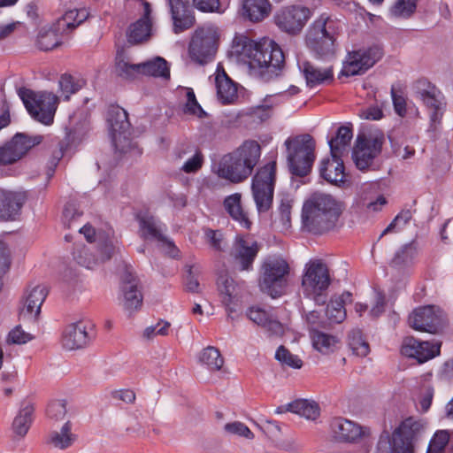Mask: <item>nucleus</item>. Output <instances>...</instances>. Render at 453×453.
Here are the masks:
<instances>
[{
	"mask_svg": "<svg viewBox=\"0 0 453 453\" xmlns=\"http://www.w3.org/2000/svg\"><path fill=\"white\" fill-rule=\"evenodd\" d=\"M242 41V50L236 49V53L243 54L250 59V69L265 82L280 77L285 67V55L281 48L273 40L263 38L257 42Z\"/></svg>",
	"mask_w": 453,
	"mask_h": 453,
	"instance_id": "nucleus-1",
	"label": "nucleus"
},
{
	"mask_svg": "<svg viewBox=\"0 0 453 453\" xmlns=\"http://www.w3.org/2000/svg\"><path fill=\"white\" fill-rule=\"evenodd\" d=\"M260 157L259 143L254 140H247L233 152L222 157L217 174L232 183L242 182L251 175Z\"/></svg>",
	"mask_w": 453,
	"mask_h": 453,
	"instance_id": "nucleus-2",
	"label": "nucleus"
},
{
	"mask_svg": "<svg viewBox=\"0 0 453 453\" xmlns=\"http://www.w3.org/2000/svg\"><path fill=\"white\" fill-rule=\"evenodd\" d=\"M342 209L330 195L314 194L303 206V226L311 233L323 234L333 229L338 221Z\"/></svg>",
	"mask_w": 453,
	"mask_h": 453,
	"instance_id": "nucleus-3",
	"label": "nucleus"
},
{
	"mask_svg": "<svg viewBox=\"0 0 453 453\" xmlns=\"http://www.w3.org/2000/svg\"><path fill=\"white\" fill-rule=\"evenodd\" d=\"M284 145L289 173L296 177H305L312 169L316 158V142L309 134L288 137Z\"/></svg>",
	"mask_w": 453,
	"mask_h": 453,
	"instance_id": "nucleus-4",
	"label": "nucleus"
},
{
	"mask_svg": "<svg viewBox=\"0 0 453 453\" xmlns=\"http://www.w3.org/2000/svg\"><path fill=\"white\" fill-rule=\"evenodd\" d=\"M290 268L280 256H268L261 265L258 286L260 290L273 298L281 296L287 288Z\"/></svg>",
	"mask_w": 453,
	"mask_h": 453,
	"instance_id": "nucleus-5",
	"label": "nucleus"
},
{
	"mask_svg": "<svg viewBox=\"0 0 453 453\" xmlns=\"http://www.w3.org/2000/svg\"><path fill=\"white\" fill-rule=\"evenodd\" d=\"M385 142L386 137L383 132L379 130L359 134L352 151L357 168L362 172L378 171L381 165L379 156Z\"/></svg>",
	"mask_w": 453,
	"mask_h": 453,
	"instance_id": "nucleus-6",
	"label": "nucleus"
},
{
	"mask_svg": "<svg viewBox=\"0 0 453 453\" xmlns=\"http://www.w3.org/2000/svg\"><path fill=\"white\" fill-rule=\"evenodd\" d=\"M330 283L328 267L321 259H311L305 265L302 275V289L305 297L312 299L318 305H324Z\"/></svg>",
	"mask_w": 453,
	"mask_h": 453,
	"instance_id": "nucleus-7",
	"label": "nucleus"
},
{
	"mask_svg": "<svg viewBox=\"0 0 453 453\" xmlns=\"http://www.w3.org/2000/svg\"><path fill=\"white\" fill-rule=\"evenodd\" d=\"M27 111L31 117L44 125L53 123L54 116L59 104V98L52 92H35L29 88H20L18 90Z\"/></svg>",
	"mask_w": 453,
	"mask_h": 453,
	"instance_id": "nucleus-8",
	"label": "nucleus"
},
{
	"mask_svg": "<svg viewBox=\"0 0 453 453\" xmlns=\"http://www.w3.org/2000/svg\"><path fill=\"white\" fill-rule=\"evenodd\" d=\"M277 164L270 161L257 168L251 180V193L258 213L267 212L273 206Z\"/></svg>",
	"mask_w": 453,
	"mask_h": 453,
	"instance_id": "nucleus-9",
	"label": "nucleus"
},
{
	"mask_svg": "<svg viewBox=\"0 0 453 453\" xmlns=\"http://www.w3.org/2000/svg\"><path fill=\"white\" fill-rule=\"evenodd\" d=\"M383 56L384 49L380 43H372L367 47L349 51L340 74L346 77L362 75L379 62Z\"/></svg>",
	"mask_w": 453,
	"mask_h": 453,
	"instance_id": "nucleus-10",
	"label": "nucleus"
},
{
	"mask_svg": "<svg viewBox=\"0 0 453 453\" xmlns=\"http://www.w3.org/2000/svg\"><path fill=\"white\" fill-rule=\"evenodd\" d=\"M424 433L425 424L421 420L413 417L403 419L392 433L391 453H414Z\"/></svg>",
	"mask_w": 453,
	"mask_h": 453,
	"instance_id": "nucleus-11",
	"label": "nucleus"
},
{
	"mask_svg": "<svg viewBox=\"0 0 453 453\" xmlns=\"http://www.w3.org/2000/svg\"><path fill=\"white\" fill-rule=\"evenodd\" d=\"M219 35L212 27L196 29L188 45V55L192 61L201 65L211 62L218 50Z\"/></svg>",
	"mask_w": 453,
	"mask_h": 453,
	"instance_id": "nucleus-12",
	"label": "nucleus"
},
{
	"mask_svg": "<svg viewBox=\"0 0 453 453\" xmlns=\"http://www.w3.org/2000/svg\"><path fill=\"white\" fill-rule=\"evenodd\" d=\"M111 142L116 150L127 153L137 149L136 143L130 138L131 124L128 114L119 106H111L108 111L107 118Z\"/></svg>",
	"mask_w": 453,
	"mask_h": 453,
	"instance_id": "nucleus-13",
	"label": "nucleus"
},
{
	"mask_svg": "<svg viewBox=\"0 0 453 453\" xmlns=\"http://www.w3.org/2000/svg\"><path fill=\"white\" fill-rule=\"evenodd\" d=\"M311 14L312 12L308 7L288 5L275 12L273 21L281 32L289 35H296L301 33Z\"/></svg>",
	"mask_w": 453,
	"mask_h": 453,
	"instance_id": "nucleus-14",
	"label": "nucleus"
},
{
	"mask_svg": "<svg viewBox=\"0 0 453 453\" xmlns=\"http://www.w3.org/2000/svg\"><path fill=\"white\" fill-rule=\"evenodd\" d=\"M127 5L134 3V6L143 8L142 16L131 23L127 31V42L130 44H140L150 40L152 30L151 6L146 0H126Z\"/></svg>",
	"mask_w": 453,
	"mask_h": 453,
	"instance_id": "nucleus-15",
	"label": "nucleus"
},
{
	"mask_svg": "<svg viewBox=\"0 0 453 453\" xmlns=\"http://www.w3.org/2000/svg\"><path fill=\"white\" fill-rule=\"evenodd\" d=\"M217 285L228 317L234 319L242 308V290L244 282L236 283L226 274H221L218 278Z\"/></svg>",
	"mask_w": 453,
	"mask_h": 453,
	"instance_id": "nucleus-16",
	"label": "nucleus"
},
{
	"mask_svg": "<svg viewBox=\"0 0 453 453\" xmlns=\"http://www.w3.org/2000/svg\"><path fill=\"white\" fill-rule=\"evenodd\" d=\"M260 247L252 238L238 234L234 242L230 256L240 271H252L253 263Z\"/></svg>",
	"mask_w": 453,
	"mask_h": 453,
	"instance_id": "nucleus-17",
	"label": "nucleus"
},
{
	"mask_svg": "<svg viewBox=\"0 0 453 453\" xmlns=\"http://www.w3.org/2000/svg\"><path fill=\"white\" fill-rule=\"evenodd\" d=\"M329 434L337 442L355 443L365 435V428L343 417H334L329 421Z\"/></svg>",
	"mask_w": 453,
	"mask_h": 453,
	"instance_id": "nucleus-18",
	"label": "nucleus"
},
{
	"mask_svg": "<svg viewBox=\"0 0 453 453\" xmlns=\"http://www.w3.org/2000/svg\"><path fill=\"white\" fill-rule=\"evenodd\" d=\"M441 342L439 341H419L414 337L403 340L401 352L403 356L423 364L440 355Z\"/></svg>",
	"mask_w": 453,
	"mask_h": 453,
	"instance_id": "nucleus-19",
	"label": "nucleus"
},
{
	"mask_svg": "<svg viewBox=\"0 0 453 453\" xmlns=\"http://www.w3.org/2000/svg\"><path fill=\"white\" fill-rule=\"evenodd\" d=\"M137 220L140 226L141 237L146 241L156 242L158 246L165 250L170 249V240L164 234L167 229L165 224L148 212L137 214ZM165 253H168V250H165Z\"/></svg>",
	"mask_w": 453,
	"mask_h": 453,
	"instance_id": "nucleus-20",
	"label": "nucleus"
},
{
	"mask_svg": "<svg viewBox=\"0 0 453 453\" xmlns=\"http://www.w3.org/2000/svg\"><path fill=\"white\" fill-rule=\"evenodd\" d=\"M408 322L417 331L435 334L441 327L442 319L434 306L427 305L416 308L410 314Z\"/></svg>",
	"mask_w": 453,
	"mask_h": 453,
	"instance_id": "nucleus-21",
	"label": "nucleus"
},
{
	"mask_svg": "<svg viewBox=\"0 0 453 453\" xmlns=\"http://www.w3.org/2000/svg\"><path fill=\"white\" fill-rule=\"evenodd\" d=\"M93 337V326L89 323L79 321L70 324L65 328L62 345L68 350L84 348Z\"/></svg>",
	"mask_w": 453,
	"mask_h": 453,
	"instance_id": "nucleus-22",
	"label": "nucleus"
},
{
	"mask_svg": "<svg viewBox=\"0 0 453 453\" xmlns=\"http://www.w3.org/2000/svg\"><path fill=\"white\" fill-rule=\"evenodd\" d=\"M26 201L27 195L23 191L0 188V220H17Z\"/></svg>",
	"mask_w": 453,
	"mask_h": 453,
	"instance_id": "nucleus-23",
	"label": "nucleus"
},
{
	"mask_svg": "<svg viewBox=\"0 0 453 453\" xmlns=\"http://www.w3.org/2000/svg\"><path fill=\"white\" fill-rule=\"evenodd\" d=\"M418 254V244L416 241L402 245L395 253L389 265L401 277H409Z\"/></svg>",
	"mask_w": 453,
	"mask_h": 453,
	"instance_id": "nucleus-24",
	"label": "nucleus"
},
{
	"mask_svg": "<svg viewBox=\"0 0 453 453\" xmlns=\"http://www.w3.org/2000/svg\"><path fill=\"white\" fill-rule=\"evenodd\" d=\"M121 290L124 307L127 311L137 310L142 304V295L138 288V280L131 265H125L121 274Z\"/></svg>",
	"mask_w": 453,
	"mask_h": 453,
	"instance_id": "nucleus-25",
	"label": "nucleus"
},
{
	"mask_svg": "<svg viewBox=\"0 0 453 453\" xmlns=\"http://www.w3.org/2000/svg\"><path fill=\"white\" fill-rule=\"evenodd\" d=\"M196 24L194 6L189 0H172V32L179 35Z\"/></svg>",
	"mask_w": 453,
	"mask_h": 453,
	"instance_id": "nucleus-26",
	"label": "nucleus"
},
{
	"mask_svg": "<svg viewBox=\"0 0 453 453\" xmlns=\"http://www.w3.org/2000/svg\"><path fill=\"white\" fill-rule=\"evenodd\" d=\"M336 40L322 37L310 29L305 35V44L313 57L317 59L327 61L335 57Z\"/></svg>",
	"mask_w": 453,
	"mask_h": 453,
	"instance_id": "nucleus-27",
	"label": "nucleus"
},
{
	"mask_svg": "<svg viewBox=\"0 0 453 453\" xmlns=\"http://www.w3.org/2000/svg\"><path fill=\"white\" fill-rule=\"evenodd\" d=\"M247 317L257 326L265 328L271 335L281 336L284 334V326L279 321L273 309L265 310L259 306L250 307Z\"/></svg>",
	"mask_w": 453,
	"mask_h": 453,
	"instance_id": "nucleus-28",
	"label": "nucleus"
},
{
	"mask_svg": "<svg viewBox=\"0 0 453 453\" xmlns=\"http://www.w3.org/2000/svg\"><path fill=\"white\" fill-rule=\"evenodd\" d=\"M47 295L46 287L42 285L33 287L26 296L24 306L19 312V319L35 320L41 312L42 304Z\"/></svg>",
	"mask_w": 453,
	"mask_h": 453,
	"instance_id": "nucleus-29",
	"label": "nucleus"
},
{
	"mask_svg": "<svg viewBox=\"0 0 453 453\" xmlns=\"http://www.w3.org/2000/svg\"><path fill=\"white\" fill-rule=\"evenodd\" d=\"M215 83L217 96L222 104H233L237 99V83L226 74L221 64L217 66Z\"/></svg>",
	"mask_w": 453,
	"mask_h": 453,
	"instance_id": "nucleus-30",
	"label": "nucleus"
},
{
	"mask_svg": "<svg viewBox=\"0 0 453 453\" xmlns=\"http://www.w3.org/2000/svg\"><path fill=\"white\" fill-rule=\"evenodd\" d=\"M299 68L305 79L307 87L310 88L329 83L334 80L332 67L321 69L309 61H303L299 64Z\"/></svg>",
	"mask_w": 453,
	"mask_h": 453,
	"instance_id": "nucleus-31",
	"label": "nucleus"
},
{
	"mask_svg": "<svg viewBox=\"0 0 453 453\" xmlns=\"http://www.w3.org/2000/svg\"><path fill=\"white\" fill-rule=\"evenodd\" d=\"M344 165L342 156L336 158L323 159L320 164L319 173L320 176L331 184L340 186L341 183L345 181Z\"/></svg>",
	"mask_w": 453,
	"mask_h": 453,
	"instance_id": "nucleus-32",
	"label": "nucleus"
},
{
	"mask_svg": "<svg viewBox=\"0 0 453 453\" xmlns=\"http://www.w3.org/2000/svg\"><path fill=\"white\" fill-rule=\"evenodd\" d=\"M308 29L314 31L319 36L337 39L342 31V23L339 19L322 13L310 25Z\"/></svg>",
	"mask_w": 453,
	"mask_h": 453,
	"instance_id": "nucleus-33",
	"label": "nucleus"
},
{
	"mask_svg": "<svg viewBox=\"0 0 453 453\" xmlns=\"http://www.w3.org/2000/svg\"><path fill=\"white\" fill-rule=\"evenodd\" d=\"M223 205L230 217L237 221L242 227L249 229L251 222L249 219L248 214L244 211L242 205V195L234 193L226 196L224 199Z\"/></svg>",
	"mask_w": 453,
	"mask_h": 453,
	"instance_id": "nucleus-34",
	"label": "nucleus"
},
{
	"mask_svg": "<svg viewBox=\"0 0 453 453\" xmlns=\"http://www.w3.org/2000/svg\"><path fill=\"white\" fill-rule=\"evenodd\" d=\"M35 408L31 402L23 401L12 422V430L19 436H25L34 420Z\"/></svg>",
	"mask_w": 453,
	"mask_h": 453,
	"instance_id": "nucleus-35",
	"label": "nucleus"
},
{
	"mask_svg": "<svg viewBox=\"0 0 453 453\" xmlns=\"http://www.w3.org/2000/svg\"><path fill=\"white\" fill-rule=\"evenodd\" d=\"M425 106L430 111V127L435 130L437 126L441 124L443 113L446 108V103L442 93L439 90L437 93L432 94L422 101Z\"/></svg>",
	"mask_w": 453,
	"mask_h": 453,
	"instance_id": "nucleus-36",
	"label": "nucleus"
},
{
	"mask_svg": "<svg viewBox=\"0 0 453 453\" xmlns=\"http://www.w3.org/2000/svg\"><path fill=\"white\" fill-rule=\"evenodd\" d=\"M353 137L352 128L347 126H342L337 129L336 135L328 141L330 153L333 158L343 155L349 147Z\"/></svg>",
	"mask_w": 453,
	"mask_h": 453,
	"instance_id": "nucleus-37",
	"label": "nucleus"
},
{
	"mask_svg": "<svg viewBox=\"0 0 453 453\" xmlns=\"http://www.w3.org/2000/svg\"><path fill=\"white\" fill-rule=\"evenodd\" d=\"M180 96H185L186 102L181 105V111L184 114L196 116L198 119L207 117V112L202 108L196 100V95L192 88L180 87L176 91Z\"/></svg>",
	"mask_w": 453,
	"mask_h": 453,
	"instance_id": "nucleus-38",
	"label": "nucleus"
},
{
	"mask_svg": "<svg viewBox=\"0 0 453 453\" xmlns=\"http://www.w3.org/2000/svg\"><path fill=\"white\" fill-rule=\"evenodd\" d=\"M243 10L250 20L258 22L269 15L271 4L268 0H244Z\"/></svg>",
	"mask_w": 453,
	"mask_h": 453,
	"instance_id": "nucleus-39",
	"label": "nucleus"
},
{
	"mask_svg": "<svg viewBox=\"0 0 453 453\" xmlns=\"http://www.w3.org/2000/svg\"><path fill=\"white\" fill-rule=\"evenodd\" d=\"M115 68L117 74L125 79H134L137 74H141V63L132 64L124 50L117 51Z\"/></svg>",
	"mask_w": 453,
	"mask_h": 453,
	"instance_id": "nucleus-40",
	"label": "nucleus"
},
{
	"mask_svg": "<svg viewBox=\"0 0 453 453\" xmlns=\"http://www.w3.org/2000/svg\"><path fill=\"white\" fill-rule=\"evenodd\" d=\"M77 436L72 432V423L65 422L59 431H53L50 434V442L59 449H65L72 446Z\"/></svg>",
	"mask_w": 453,
	"mask_h": 453,
	"instance_id": "nucleus-41",
	"label": "nucleus"
},
{
	"mask_svg": "<svg viewBox=\"0 0 453 453\" xmlns=\"http://www.w3.org/2000/svg\"><path fill=\"white\" fill-rule=\"evenodd\" d=\"M286 410L311 420H315L320 413V409L317 403L309 402L305 399L296 400L288 403Z\"/></svg>",
	"mask_w": 453,
	"mask_h": 453,
	"instance_id": "nucleus-42",
	"label": "nucleus"
},
{
	"mask_svg": "<svg viewBox=\"0 0 453 453\" xmlns=\"http://www.w3.org/2000/svg\"><path fill=\"white\" fill-rule=\"evenodd\" d=\"M141 74L152 77L169 78L170 71L168 68V63L161 57H156L150 60L142 62L141 63Z\"/></svg>",
	"mask_w": 453,
	"mask_h": 453,
	"instance_id": "nucleus-43",
	"label": "nucleus"
},
{
	"mask_svg": "<svg viewBox=\"0 0 453 453\" xmlns=\"http://www.w3.org/2000/svg\"><path fill=\"white\" fill-rule=\"evenodd\" d=\"M312 344L322 354L334 352L337 349L339 340L336 336L325 334L316 329L311 331Z\"/></svg>",
	"mask_w": 453,
	"mask_h": 453,
	"instance_id": "nucleus-44",
	"label": "nucleus"
},
{
	"mask_svg": "<svg viewBox=\"0 0 453 453\" xmlns=\"http://www.w3.org/2000/svg\"><path fill=\"white\" fill-rule=\"evenodd\" d=\"M43 137L40 134L29 135L24 133L16 134L11 142L20 158L33 147L40 144Z\"/></svg>",
	"mask_w": 453,
	"mask_h": 453,
	"instance_id": "nucleus-45",
	"label": "nucleus"
},
{
	"mask_svg": "<svg viewBox=\"0 0 453 453\" xmlns=\"http://www.w3.org/2000/svg\"><path fill=\"white\" fill-rule=\"evenodd\" d=\"M199 362L201 365H206L211 371H219L223 366L224 358L218 349L209 346L201 352Z\"/></svg>",
	"mask_w": 453,
	"mask_h": 453,
	"instance_id": "nucleus-46",
	"label": "nucleus"
},
{
	"mask_svg": "<svg viewBox=\"0 0 453 453\" xmlns=\"http://www.w3.org/2000/svg\"><path fill=\"white\" fill-rule=\"evenodd\" d=\"M349 346L358 357H365L370 352L368 342L364 339L360 330H352L348 335Z\"/></svg>",
	"mask_w": 453,
	"mask_h": 453,
	"instance_id": "nucleus-47",
	"label": "nucleus"
},
{
	"mask_svg": "<svg viewBox=\"0 0 453 453\" xmlns=\"http://www.w3.org/2000/svg\"><path fill=\"white\" fill-rule=\"evenodd\" d=\"M55 144L56 149L53 150L51 157L47 165L46 174L49 180L53 177L56 168L59 161L64 157L65 151L68 146V143L65 141L60 139H57L55 141Z\"/></svg>",
	"mask_w": 453,
	"mask_h": 453,
	"instance_id": "nucleus-48",
	"label": "nucleus"
},
{
	"mask_svg": "<svg viewBox=\"0 0 453 453\" xmlns=\"http://www.w3.org/2000/svg\"><path fill=\"white\" fill-rule=\"evenodd\" d=\"M449 442V433L447 430L437 431L431 439L426 453H443Z\"/></svg>",
	"mask_w": 453,
	"mask_h": 453,
	"instance_id": "nucleus-49",
	"label": "nucleus"
},
{
	"mask_svg": "<svg viewBox=\"0 0 453 453\" xmlns=\"http://www.w3.org/2000/svg\"><path fill=\"white\" fill-rule=\"evenodd\" d=\"M412 89L417 98L423 101L434 93L439 95V88L431 83L427 79H418L413 83Z\"/></svg>",
	"mask_w": 453,
	"mask_h": 453,
	"instance_id": "nucleus-50",
	"label": "nucleus"
},
{
	"mask_svg": "<svg viewBox=\"0 0 453 453\" xmlns=\"http://www.w3.org/2000/svg\"><path fill=\"white\" fill-rule=\"evenodd\" d=\"M326 314L328 319L334 323H341L346 318V310L342 301L332 298L326 305Z\"/></svg>",
	"mask_w": 453,
	"mask_h": 453,
	"instance_id": "nucleus-51",
	"label": "nucleus"
},
{
	"mask_svg": "<svg viewBox=\"0 0 453 453\" xmlns=\"http://www.w3.org/2000/svg\"><path fill=\"white\" fill-rule=\"evenodd\" d=\"M416 0H396L391 7V14L395 17L410 18L416 11Z\"/></svg>",
	"mask_w": 453,
	"mask_h": 453,
	"instance_id": "nucleus-52",
	"label": "nucleus"
},
{
	"mask_svg": "<svg viewBox=\"0 0 453 453\" xmlns=\"http://www.w3.org/2000/svg\"><path fill=\"white\" fill-rule=\"evenodd\" d=\"M193 269L194 267L191 265H186L184 266L182 275L183 285L187 291L191 293H198L200 290L198 271H194Z\"/></svg>",
	"mask_w": 453,
	"mask_h": 453,
	"instance_id": "nucleus-53",
	"label": "nucleus"
},
{
	"mask_svg": "<svg viewBox=\"0 0 453 453\" xmlns=\"http://www.w3.org/2000/svg\"><path fill=\"white\" fill-rule=\"evenodd\" d=\"M194 6L203 12H222L229 4V0H193Z\"/></svg>",
	"mask_w": 453,
	"mask_h": 453,
	"instance_id": "nucleus-54",
	"label": "nucleus"
},
{
	"mask_svg": "<svg viewBox=\"0 0 453 453\" xmlns=\"http://www.w3.org/2000/svg\"><path fill=\"white\" fill-rule=\"evenodd\" d=\"M275 358L281 364L295 369H299L303 365V361L282 345L277 349Z\"/></svg>",
	"mask_w": 453,
	"mask_h": 453,
	"instance_id": "nucleus-55",
	"label": "nucleus"
},
{
	"mask_svg": "<svg viewBox=\"0 0 453 453\" xmlns=\"http://www.w3.org/2000/svg\"><path fill=\"white\" fill-rule=\"evenodd\" d=\"M73 256L74 260L79 265L88 269H92L99 263L98 258H96V257L92 254L85 246L75 250L73 253Z\"/></svg>",
	"mask_w": 453,
	"mask_h": 453,
	"instance_id": "nucleus-56",
	"label": "nucleus"
},
{
	"mask_svg": "<svg viewBox=\"0 0 453 453\" xmlns=\"http://www.w3.org/2000/svg\"><path fill=\"white\" fill-rule=\"evenodd\" d=\"M58 30H55V27L46 33L40 34L38 36V47L42 50H50L60 44V41L56 34Z\"/></svg>",
	"mask_w": 453,
	"mask_h": 453,
	"instance_id": "nucleus-57",
	"label": "nucleus"
},
{
	"mask_svg": "<svg viewBox=\"0 0 453 453\" xmlns=\"http://www.w3.org/2000/svg\"><path fill=\"white\" fill-rule=\"evenodd\" d=\"M79 17L78 10H70L65 12V14L58 20L54 26L55 30H65V28L73 30L77 27V19Z\"/></svg>",
	"mask_w": 453,
	"mask_h": 453,
	"instance_id": "nucleus-58",
	"label": "nucleus"
},
{
	"mask_svg": "<svg viewBox=\"0 0 453 453\" xmlns=\"http://www.w3.org/2000/svg\"><path fill=\"white\" fill-rule=\"evenodd\" d=\"M58 85L65 100H69L70 96L79 90L78 85L74 83L70 74H63L59 79Z\"/></svg>",
	"mask_w": 453,
	"mask_h": 453,
	"instance_id": "nucleus-59",
	"label": "nucleus"
},
{
	"mask_svg": "<svg viewBox=\"0 0 453 453\" xmlns=\"http://www.w3.org/2000/svg\"><path fill=\"white\" fill-rule=\"evenodd\" d=\"M204 236L210 246L216 251H223L224 237L220 230H213L209 227L204 228Z\"/></svg>",
	"mask_w": 453,
	"mask_h": 453,
	"instance_id": "nucleus-60",
	"label": "nucleus"
},
{
	"mask_svg": "<svg viewBox=\"0 0 453 453\" xmlns=\"http://www.w3.org/2000/svg\"><path fill=\"white\" fill-rule=\"evenodd\" d=\"M47 416L55 420H59L65 418L66 414V404L63 400H55L48 404L46 409Z\"/></svg>",
	"mask_w": 453,
	"mask_h": 453,
	"instance_id": "nucleus-61",
	"label": "nucleus"
},
{
	"mask_svg": "<svg viewBox=\"0 0 453 453\" xmlns=\"http://www.w3.org/2000/svg\"><path fill=\"white\" fill-rule=\"evenodd\" d=\"M204 162V157L200 150H196V153L188 159L181 167V170L187 173H194L198 172Z\"/></svg>",
	"mask_w": 453,
	"mask_h": 453,
	"instance_id": "nucleus-62",
	"label": "nucleus"
},
{
	"mask_svg": "<svg viewBox=\"0 0 453 453\" xmlns=\"http://www.w3.org/2000/svg\"><path fill=\"white\" fill-rule=\"evenodd\" d=\"M224 429L226 432L231 434H237L248 439H252L254 437V434L250 430V428L246 425L239 421L226 423L224 426Z\"/></svg>",
	"mask_w": 453,
	"mask_h": 453,
	"instance_id": "nucleus-63",
	"label": "nucleus"
},
{
	"mask_svg": "<svg viewBox=\"0 0 453 453\" xmlns=\"http://www.w3.org/2000/svg\"><path fill=\"white\" fill-rule=\"evenodd\" d=\"M20 157L12 147L10 142L6 145L0 147V165H11L19 160Z\"/></svg>",
	"mask_w": 453,
	"mask_h": 453,
	"instance_id": "nucleus-64",
	"label": "nucleus"
}]
</instances>
